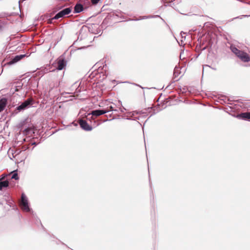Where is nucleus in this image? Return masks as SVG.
Segmentation results:
<instances>
[{
    "instance_id": "1",
    "label": "nucleus",
    "mask_w": 250,
    "mask_h": 250,
    "mask_svg": "<svg viewBox=\"0 0 250 250\" xmlns=\"http://www.w3.org/2000/svg\"><path fill=\"white\" fill-rule=\"evenodd\" d=\"M25 143L22 144L21 148H15L12 150V157L15 159L16 163L23 162L28 156L25 151L29 148L30 146H37L38 143L32 140L29 137H26L23 139Z\"/></svg>"
},
{
    "instance_id": "2",
    "label": "nucleus",
    "mask_w": 250,
    "mask_h": 250,
    "mask_svg": "<svg viewBox=\"0 0 250 250\" xmlns=\"http://www.w3.org/2000/svg\"><path fill=\"white\" fill-rule=\"evenodd\" d=\"M210 97H211L212 100L214 102L215 105H218L219 104H227V105L223 108L218 107V108L223 109L229 115L234 117V97L230 98L224 95L218 94H212Z\"/></svg>"
},
{
    "instance_id": "3",
    "label": "nucleus",
    "mask_w": 250,
    "mask_h": 250,
    "mask_svg": "<svg viewBox=\"0 0 250 250\" xmlns=\"http://www.w3.org/2000/svg\"><path fill=\"white\" fill-rule=\"evenodd\" d=\"M17 127L19 130V132H23L24 135H29V137L30 135L32 136V134L35 133V131L31 124V119L29 118L21 121L17 125Z\"/></svg>"
},
{
    "instance_id": "4",
    "label": "nucleus",
    "mask_w": 250,
    "mask_h": 250,
    "mask_svg": "<svg viewBox=\"0 0 250 250\" xmlns=\"http://www.w3.org/2000/svg\"><path fill=\"white\" fill-rule=\"evenodd\" d=\"M21 204L23 210L29 214L30 220L35 219L37 222L41 223L40 220L38 218L37 215L34 213L32 209L30 207V204L26 195L22 193L21 194Z\"/></svg>"
},
{
    "instance_id": "5",
    "label": "nucleus",
    "mask_w": 250,
    "mask_h": 250,
    "mask_svg": "<svg viewBox=\"0 0 250 250\" xmlns=\"http://www.w3.org/2000/svg\"><path fill=\"white\" fill-rule=\"evenodd\" d=\"M67 64V61L65 60V56L63 55L60 56L53 63L55 68V70H62L65 68Z\"/></svg>"
},
{
    "instance_id": "6",
    "label": "nucleus",
    "mask_w": 250,
    "mask_h": 250,
    "mask_svg": "<svg viewBox=\"0 0 250 250\" xmlns=\"http://www.w3.org/2000/svg\"><path fill=\"white\" fill-rule=\"evenodd\" d=\"M225 57L227 59H233L234 56V45L229 42L226 44Z\"/></svg>"
},
{
    "instance_id": "7",
    "label": "nucleus",
    "mask_w": 250,
    "mask_h": 250,
    "mask_svg": "<svg viewBox=\"0 0 250 250\" xmlns=\"http://www.w3.org/2000/svg\"><path fill=\"white\" fill-rule=\"evenodd\" d=\"M72 8L71 7H66L64 8L57 13L54 17L51 18L50 21L51 22L53 20H57L60 18H63L66 15L69 14L72 12Z\"/></svg>"
},
{
    "instance_id": "8",
    "label": "nucleus",
    "mask_w": 250,
    "mask_h": 250,
    "mask_svg": "<svg viewBox=\"0 0 250 250\" xmlns=\"http://www.w3.org/2000/svg\"><path fill=\"white\" fill-rule=\"evenodd\" d=\"M235 56H236L241 61L247 62L250 61V57L249 54L235 48Z\"/></svg>"
},
{
    "instance_id": "9",
    "label": "nucleus",
    "mask_w": 250,
    "mask_h": 250,
    "mask_svg": "<svg viewBox=\"0 0 250 250\" xmlns=\"http://www.w3.org/2000/svg\"><path fill=\"white\" fill-rule=\"evenodd\" d=\"M79 124L80 127L85 131H90L93 128L92 125H90L88 123L87 121L84 120H80Z\"/></svg>"
},
{
    "instance_id": "10",
    "label": "nucleus",
    "mask_w": 250,
    "mask_h": 250,
    "mask_svg": "<svg viewBox=\"0 0 250 250\" xmlns=\"http://www.w3.org/2000/svg\"><path fill=\"white\" fill-rule=\"evenodd\" d=\"M20 104L23 110H24L33 106V105L35 104V101L32 98H29L26 100H25L23 102H20Z\"/></svg>"
},
{
    "instance_id": "11",
    "label": "nucleus",
    "mask_w": 250,
    "mask_h": 250,
    "mask_svg": "<svg viewBox=\"0 0 250 250\" xmlns=\"http://www.w3.org/2000/svg\"><path fill=\"white\" fill-rule=\"evenodd\" d=\"M109 112V110H108L106 109L102 108V109H97L95 110H93L91 111V112L88 114V115H91L92 116H99L102 115H104L106 113Z\"/></svg>"
},
{
    "instance_id": "12",
    "label": "nucleus",
    "mask_w": 250,
    "mask_h": 250,
    "mask_svg": "<svg viewBox=\"0 0 250 250\" xmlns=\"http://www.w3.org/2000/svg\"><path fill=\"white\" fill-rule=\"evenodd\" d=\"M75 91L74 92V94L76 95V96H79L80 93L82 91H83L84 89V86H81V83H78L77 82L74 83L72 85V88L76 87Z\"/></svg>"
},
{
    "instance_id": "13",
    "label": "nucleus",
    "mask_w": 250,
    "mask_h": 250,
    "mask_svg": "<svg viewBox=\"0 0 250 250\" xmlns=\"http://www.w3.org/2000/svg\"><path fill=\"white\" fill-rule=\"evenodd\" d=\"M26 56V54H20L16 55L14 57L12 58L10 61L8 63L10 65L13 64L20 60H21L22 59L24 58Z\"/></svg>"
},
{
    "instance_id": "14",
    "label": "nucleus",
    "mask_w": 250,
    "mask_h": 250,
    "mask_svg": "<svg viewBox=\"0 0 250 250\" xmlns=\"http://www.w3.org/2000/svg\"><path fill=\"white\" fill-rule=\"evenodd\" d=\"M52 67L50 65H47L45 67L42 68L40 71L38 72L39 73V75L42 76L44 74L47 73L49 72L54 71L55 69L51 70Z\"/></svg>"
},
{
    "instance_id": "15",
    "label": "nucleus",
    "mask_w": 250,
    "mask_h": 250,
    "mask_svg": "<svg viewBox=\"0 0 250 250\" xmlns=\"http://www.w3.org/2000/svg\"><path fill=\"white\" fill-rule=\"evenodd\" d=\"M83 10L84 8L83 5L81 3H77L74 6L73 13L74 14L79 13Z\"/></svg>"
},
{
    "instance_id": "16",
    "label": "nucleus",
    "mask_w": 250,
    "mask_h": 250,
    "mask_svg": "<svg viewBox=\"0 0 250 250\" xmlns=\"http://www.w3.org/2000/svg\"><path fill=\"white\" fill-rule=\"evenodd\" d=\"M7 104V100L6 98H2L0 100V112L5 109Z\"/></svg>"
},
{
    "instance_id": "17",
    "label": "nucleus",
    "mask_w": 250,
    "mask_h": 250,
    "mask_svg": "<svg viewBox=\"0 0 250 250\" xmlns=\"http://www.w3.org/2000/svg\"><path fill=\"white\" fill-rule=\"evenodd\" d=\"M159 107H160V104H158L156 106H152L151 107H148L147 108L146 110L149 112H150L151 110H153L151 114L150 115V116H149V117L148 119H149L152 115H155L156 113H157L159 111V110H158L156 112L155 111V108L158 109V108H159Z\"/></svg>"
},
{
    "instance_id": "18",
    "label": "nucleus",
    "mask_w": 250,
    "mask_h": 250,
    "mask_svg": "<svg viewBox=\"0 0 250 250\" xmlns=\"http://www.w3.org/2000/svg\"><path fill=\"white\" fill-rule=\"evenodd\" d=\"M236 117L243 119H250V112H245L238 114Z\"/></svg>"
},
{
    "instance_id": "19",
    "label": "nucleus",
    "mask_w": 250,
    "mask_h": 250,
    "mask_svg": "<svg viewBox=\"0 0 250 250\" xmlns=\"http://www.w3.org/2000/svg\"><path fill=\"white\" fill-rule=\"evenodd\" d=\"M24 111L20 104L15 108L14 111H11V116H14L18 113Z\"/></svg>"
},
{
    "instance_id": "20",
    "label": "nucleus",
    "mask_w": 250,
    "mask_h": 250,
    "mask_svg": "<svg viewBox=\"0 0 250 250\" xmlns=\"http://www.w3.org/2000/svg\"><path fill=\"white\" fill-rule=\"evenodd\" d=\"M153 16H152V15H149V16H140L139 17V18H134V19H129V21H140V20H145V19H150V18H152Z\"/></svg>"
},
{
    "instance_id": "21",
    "label": "nucleus",
    "mask_w": 250,
    "mask_h": 250,
    "mask_svg": "<svg viewBox=\"0 0 250 250\" xmlns=\"http://www.w3.org/2000/svg\"><path fill=\"white\" fill-rule=\"evenodd\" d=\"M9 187V183L7 180L0 181V190H1L4 188Z\"/></svg>"
},
{
    "instance_id": "22",
    "label": "nucleus",
    "mask_w": 250,
    "mask_h": 250,
    "mask_svg": "<svg viewBox=\"0 0 250 250\" xmlns=\"http://www.w3.org/2000/svg\"><path fill=\"white\" fill-rule=\"evenodd\" d=\"M23 85V83L21 82L17 83L16 85L14 86V91H19L22 89Z\"/></svg>"
},
{
    "instance_id": "23",
    "label": "nucleus",
    "mask_w": 250,
    "mask_h": 250,
    "mask_svg": "<svg viewBox=\"0 0 250 250\" xmlns=\"http://www.w3.org/2000/svg\"><path fill=\"white\" fill-rule=\"evenodd\" d=\"M11 178L14 179L16 180L19 179V177L18 174L17 170H13L12 172Z\"/></svg>"
},
{
    "instance_id": "24",
    "label": "nucleus",
    "mask_w": 250,
    "mask_h": 250,
    "mask_svg": "<svg viewBox=\"0 0 250 250\" xmlns=\"http://www.w3.org/2000/svg\"><path fill=\"white\" fill-rule=\"evenodd\" d=\"M129 114L131 115L130 116H126V117L125 116H122V118H124V119L128 120H139V117H136V118L133 119V118H132L133 116L132 115V114L130 113V112H129Z\"/></svg>"
},
{
    "instance_id": "25",
    "label": "nucleus",
    "mask_w": 250,
    "mask_h": 250,
    "mask_svg": "<svg viewBox=\"0 0 250 250\" xmlns=\"http://www.w3.org/2000/svg\"><path fill=\"white\" fill-rule=\"evenodd\" d=\"M6 24L3 21L0 20V32L3 31L5 27Z\"/></svg>"
},
{
    "instance_id": "26",
    "label": "nucleus",
    "mask_w": 250,
    "mask_h": 250,
    "mask_svg": "<svg viewBox=\"0 0 250 250\" xmlns=\"http://www.w3.org/2000/svg\"><path fill=\"white\" fill-rule=\"evenodd\" d=\"M130 113H131L132 116H134L135 114H143L145 113V112L142 111H138L136 110L132 112H130Z\"/></svg>"
},
{
    "instance_id": "27",
    "label": "nucleus",
    "mask_w": 250,
    "mask_h": 250,
    "mask_svg": "<svg viewBox=\"0 0 250 250\" xmlns=\"http://www.w3.org/2000/svg\"><path fill=\"white\" fill-rule=\"evenodd\" d=\"M179 70H176V68H175L174 70V72H173V78L174 79H176V78H177L178 76H179Z\"/></svg>"
},
{
    "instance_id": "28",
    "label": "nucleus",
    "mask_w": 250,
    "mask_h": 250,
    "mask_svg": "<svg viewBox=\"0 0 250 250\" xmlns=\"http://www.w3.org/2000/svg\"><path fill=\"white\" fill-rule=\"evenodd\" d=\"M108 110H109V111H117L118 110L116 109H114V107L112 106V105L107 107L106 108Z\"/></svg>"
},
{
    "instance_id": "29",
    "label": "nucleus",
    "mask_w": 250,
    "mask_h": 250,
    "mask_svg": "<svg viewBox=\"0 0 250 250\" xmlns=\"http://www.w3.org/2000/svg\"><path fill=\"white\" fill-rule=\"evenodd\" d=\"M100 0H91V2L93 4L96 5L97 4Z\"/></svg>"
},
{
    "instance_id": "30",
    "label": "nucleus",
    "mask_w": 250,
    "mask_h": 250,
    "mask_svg": "<svg viewBox=\"0 0 250 250\" xmlns=\"http://www.w3.org/2000/svg\"><path fill=\"white\" fill-rule=\"evenodd\" d=\"M120 110L121 112L123 113L125 110H126V109L124 107H123L120 108Z\"/></svg>"
},
{
    "instance_id": "31",
    "label": "nucleus",
    "mask_w": 250,
    "mask_h": 250,
    "mask_svg": "<svg viewBox=\"0 0 250 250\" xmlns=\"http://www.w3.org/2000/svg\"><path fill=\"white\" fill-rule=\"evenodd\" d=\"M71 124L75 126H77L78 125V123H75L74 122H73L71 123Z\"/></svg>"
},
{
    "instance_id": "32",
    "label": "nucleus",
    "mask_w": 250,
    "mask_h": 250,
    "mask_svg": "<svg viewBox=\"0 0 250 250\" xmlns=\"http://www.w3.org/2000/svg\"><path fill=\"white\" fill-rule=\"evenodd\" d=\"M10 91L11 92H12L13 93H14L15 91H14V86L13 87V86L12 87V88H11V90Z\"/></svg>"
},
{
    "instance_id": "33",
    "label": "nucleus",
    "mask_w": 250,
    "mask_h": 250,
    "mask_svg": "<svg viewBox=\"0 0 250 250\" xmlns=\"http://www.w3.org/2000/svg\"><path fill=\"white\" fill-rule=\"evenodd\" d=\"M207 46H209V48H211V47L212 46V43L209 42Z\"/></svg>"
},
{
    "instance_id": "34",
    "label": "nucleus",
    "mask_w": 250,
    "mask_h": 250,
    "mask_svg": "<svg viewBox=\"0 0 250 250\" xmlns=\"http://www.w3.org/2000/svg\"><path fill=\"white\" fill-rule=\"evenodd\" d=\"M153 16V17L152 18H153L160 17V16H159V15H154V16Z\"/></svg>"
},
{
    "instance_id": "35",
    "label": "nucleus",
    "mask_w": 250,
    "mask_h": 250,
    "mask_svg": "<svg viewBox=\"0 0 250 250\" xmlns=\"http://www.w3.org/2000/svg\"><path fill=\"white\" fill-rule=\"evenodd\" d=\"M120 116L118 115H117V117H114V118H113V119H119Z\"/></svg>"
},
{
    "instance_id": "36",
    "label": "nucleus",
    "mask_w": 250,
    "mask_h": 250,
    "mask_svg": "<svg viewBox=\"0 0 250 250\" xmlns=\"http://www.w3.org/2000/svg\"><path fill=\"white\" fill-rule=\"evenodd\" d=\"M62 7H63L62 6L59 7L58 8H57V10H59L60 9H61Z\"/></svg>"
},
{
    "instance_id": "37",
    "label": "nucleus",
    "mask_w": 250,
    "mask_h": 250,
    "mask_svg": "<svg viewBox=\"0 0 250 250\" xmlns=\"http://www.w3.org/2000/svg\"><path fill=\"white\" fill-rule=\"evenodd\" d=\"M183 34H186V33H185L184 31H182V32H181V34L182 35H183Z\"/></svg>"
},
{
    "instance_id": "38",
    "label": "nucleus",
    "mask_w": 250,
    "mask_h": 250,
    "mask_svg": "<svg viewBox=\"0 0 250 250\" xmlns=\"http://www.w3.org/2000/svg\"><path fill=\"white\" fill-rule=\"evenodd\" d=\"M135 85H137V86H139L141 87L142 88H144L143 87H142L141 86L139 85V84H135Z\"/></svg>"
},
{
    "instance_id": "39",
    "label": "nucleus",
    "mask_w": 250,
    "mask_h": 250,
    "mask_svg": "<svg viewBox=\"0 0 250 250\" xmlns=\"http://www.w3.org/2000/svg\"><path fill=\"white\" fill-rule=\"evenodd\" d=\"M94 124H96V122H95V121H94ZM98 125V124H97V125L95 124V126H97V125Z\"/></svg>"
},
{
    "instance_id": "40",
    "label": "nucleus",
    "mask_w": 250,
    "mask_h": 250,
    "mask_svg": "<svg viewBox=\"0 0 250 250\" xmlns=\"http://www.w3.org/2000/svg\"><path fill=\"white\" fill-rule=\"evenodd\" d=\"M206 48H207V46H205V47L203 48V50L206 49Z\"/></svg>"
},
{
    "instance_id": "41",
    "label": "nucleus",
    "mask_w": 250,
    "mask_h": 250,
    "mask_svg": "<svg viewBox=\"0 0 250 250\" xmlns=\"http://www.w3.org/2000/svg\"><path fill=\"white\" fill-rule=\"evenodd\" d=\"M158 101H159V99H157V100H156V102H158Z\"/></svg>"
},
{
    "instance_id": "42",
    "label": "nucleus",
    "mask_w": 250,
    "mask_h": 250,
    "mask_svg": "<svg viewBox=\"0 0 250 250\" xmlns=\"http://www.w3.org/2000/svg\"><path fill=\"white\" fill-rule=\"evenodd\" d=\"M150 188H151V184L150 183Z\"/></svg>"
},
{
    "instance_id": "43",
    "label": "nucleus",
    "mask_w": 250,
    "mask_h": 250,
    "mask_svg": "<svg viewBox=\"0 0 250 250\" xmlns=\"http://www.w3.org/2000/svg\"><path fill=\"white\" fill-rule=\"evenodd\" d=\"M21 1V0H19V3L20 5Z\"/></svg>"
},
{
    "instance_id": "44",
    "label": "nucleus",
    "mask_w": 250,
    "mask_h": 250,
    "mask_svg": "<svg viewBox=\"0 0 250 250\" xmlns=\"http://www.w3.org/2000/svg\"><path fill=\"white\" fill-rule=\"evenodd\" d=\"M111 119H109V120H107V121H111ZM105 121H106V120H105Z\"/></svg>"
},
{
    "instance_id": "45",
    "label": "nucleus",
    "mask_w": 250,
    "mask_h": 250,
    "mask_svg": "<svg viewBox=\"0 0 250 250\" xmlns=\"http://www.w3.org/2000/svg\"><path fill=\"white\" fill-rule=\"evenodd\" d=\"M162 21H164V22H165V21H164V19H162Z\"/></svg>"
}]
</instances>
